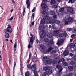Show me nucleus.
Instances as JSON below:
<instances>
[{
	"instance_id": "40",
	"label": "nucleus",
	"mask_w": 76,
	"mask_h": 76,
	"mask_svg": "<svg viewBox=\"0 0 76 76\" xmlns=\"http://www.w3.org/2000/svg\"><path fill=\"white\" fill-rule=\"evenodd\" d=\"M53 18L54 19H57V15H55L53 17Z\"/></svg>"
},
{
	"instance_id": "50",
	"label": "nucleus",
	"mask_w": 76,
	"mask_h": 76,
	"mask_svg": "<svg viewBox=\"0 0 76 76\" xmlns=\"http://www.w3.org/2000/svg\"><path fill=\"white\" fill-rule=\"evenodd\" d=\"M28 47V48H31V45H29Z\"/></svg>"
},
{
	"instance_id": "63",
	"label": "nucleus",
	"mask_w": 76,
	"mask_h": 76,
	"mask_svg": "<svg viewBox=\"0 0 76 76\" xmlns=\"http://www.w3.org/2000/svg\"><path fill=\"white\" fill-rule=\"evenodd\" d=\"M14 51H16V48H14Z\"/></svg>"
},
{
	"instance_id": "16",
	"label": "nucleus",
	"mask_w": 76,
	"mask_h": 76,
	"mask_svg": "<svg viewBox=\"0 0 76 76\" xmlns=\"http://www.w3.org/2000/svg\"><path fill=\"white\" fill-rule=\"evenodd\" d=\"M53 49H54V48H53V47L51 46L48 49L47 51L48 52H50V51H51L52 50H53Z\"/></svg>"
},
{
	"instance_id": "10",
	"label": "nucleus",
	"mask_w": 76,
	"mask_h": 76,
	"mask_svg": "<svg viewBox=\"0 0 76 76\" xmlns=\"http://www.w3.org/2000/svg\"><path fill=\"white\" fill-rule=\"evenodd\" d=\"M63 42H64V40L63 39H61L58 42H57L56 44L58 45H60L61 44H63Z\"/></svg>"
},
{
	"instance_id": "64",
	"label": "nucleus",
	"mask_w": 76,
	"mask_h": 76,
	"mask_svg": "<svg viewBox=\"0 0 76 76\" xmlns=\"http://www.w3.org/2000/svg\"><path fill=\"white\" fill-rule=\"evenodd\" d=\"M6 41H8V39H6Z\"/></svg>"
},
{
	"instance_id": "43",
	"label": "nucleus",
	"mask_w": 76,
	"mask_h": 76,
	"mask_svg": "<svg viewBox=\"0 0 76 76\" xmlns=\"http://www.w3.org/2000/svg\"><path fill=\"white\" fill-rule=\"evenodd\" d=\"M32 16L33 17V19H34V17L35 16V13H34L33 14H32Z\"/></svg>"
},
{
	"instance_id": "14",
	"label": "nucleus",
	"mask_w": 76,
	"mask_h": 76,
	"mask_svg": "<svg viewBox=\"0 0 76 76\" xmlns=\"http://www.w3.org/2000/svg\"><path fill=\"white\" fill-rule=\"evenodd\" d=\"M69 50H66L64 52L63 55H64V56H66L69 54Z\"/></svg>"
},
{
	"instance_id": "58",
	"label": "nucleus",
	"mask_w": 76,
	"mask_h": 76,
	"mask_svg": "<svg viewBox=\"0 0 76 76\" xmlns=\"http://www.w3.org/2000/svg\"><path fill=\"white\" fill-rule=\"evenodd\" d=\"M13 11V9H12L11 10V12L12 13Z\"/></svg>"
},
{
	"instance_id": "36",
	"label": "nucleus",
	"mask_w": 76,
	"mask_h": 76,
	"mask_svg": "<svg viewBox=\"0 0 76 76\" xmlns=\"http://www.w3.org/2000/svg\"><path fill=\"white\" fill-rule=\"evenodd\" d=\"M67 30L68 31H72V28H67Z\"/></svg>"
},
{
	"instance_id": "28",
	"label": "nucleus",
	"mask_w": 76,
	"mask_h": 76,
	"mask_svg": "<svg viewBox=\"0 0 76 76\" xmlns=\"http://www.w3.org/2000/svg\"><path fill=\"white\" fill-rule=\"evenodd\" d=\"M44 41L46 42H48L49 41V40L48 39V38H45L44 39Z\"/></svg>"
},
{
	"instance_id": "6",
	"label": "nucleus",
	"mask_w": 76,
	"mask_h": 76,
	"mask_svg": "<svg viewBox=\"0 0 76 76\" xmlns=\"http://www.w3.org/2000/svg\"><path fill=\"white\" fill-rule=\"evenodd\" d=\"M63 32H64V34H63V33H60L59 34V37H60V38H61V37H63V36H64V37H66V36H67V34L66 32L65 31H63Z\"/></svg>"
},
{
	"instance_id": "53",
	"label": "nucleus",
	"mask_w": 76,
	"mask_h": 76,
	"mask_svg": "<svg viewBox=\"0 0 76 76\" xmlns=\"http://www.w3.org/2000/svg\"><path fill=\"white\" fill-rule=\"evenodd\" d=\"M73 39H71L70 40V42H72V41H73Z\"/></svg>"
},
{
	"instance_id": "61",
	"label": "nucleus",
	"mask_w": 76,
	"mask_h": 76,
	"mask_svg": "<svg viewBox=\"0 0 76 76\" xmlns=\"http://www.w3.org/2000/svg\"><path fill=\"white\" fill-rule=\"evenodd\" d=\"M60 1V0H57V1H58V2H59Z\"/></svg>"
},
{
	"instance_id": "42",
	"label": "nucleus",
	"mask_w": 76,
	"mask_h": 76,
	"mask_svg": "<svg viewBox=\"0 0 76 76\" xmlns=\"http://www.w3.org/2000/svg\"><path fill=\"white\" fill-rule=\"evenodd\" d=\"M31 56H32V53H31L30 52L29 55V58H30L31 57Z\"/></svg>"
},
{
	"instance_id": "1",
	"label": "nucleus",
	"mask_w": 76,
	"mask_h": 76,
	"mask_svg": "<svg viewBox=\"0 0 76 76\" xmlns=\"http://www.w3.org/2000/svg\"><path fill=\"white\" fill-rule=\"evenodd\" d=\"M41 6L42 7L43 9V11L42 12V14H43L44 15L46 16L43 18V19L45 20H48V22H49V23L51 24H54L56 23H57L58 25H59L61 23V22L58 20L56 21L54 19H52L51 18L48 16L49 15V13L48 12H46V8L47 6L46 4L44 3H42Z\"/></svg>"
},
{
	"instance_id": "60",
	"label": "nucleus",
	"mask_w": 76,
	"mask_h": 76,
	"mask_svg": "<svg viewBox=\"0 0 76 76\" xmlns=\"http://www.w3.org/2000/svg\"><path fill=\"white\" fill-rule=\"evenodd\" d=\"M51 25H49V28H51Z\"/></svg>"
},
{
	"instance_id": "59",
	"label": "nucleus",
	"mask_w": 76,
	"mask_h": 76,
	"mask_svg": "<svg viewBox=\"0 0 76 76\" xmlns=\"http://www.w3.org/2000/svg\"><path fill=\"white\" fill-rule=\"evenodd\" d=\"M10 41L11 42V43H13V42H12V39H11L10 40Z\"/></svg>"
},
{
	"instance_id": "4",
	"label": "nucleus",
	"mask_w": 76,
	"mask_h": 76,
	"mask_svg": "<svg viewBox=\"0 0 76 76\" xmlns=\"http://www.w3.org/2000/svg\"><path fill=\"white\" fill-rule=\"evenodd\" d=\"M47 35L48 38H50V39L49 41V44H53V34H52L50 33L49 34H48Z\"/></svg>"
},
{
	"instance_id": "13",
	"label": "nucleus",
	"mask_w": 76,
	"mask_h": 76,
	"mask_svg": "<svg viewBox=\"0 0 76 76\" xmlns=\"http://www.w3.org/2000/svg\"><path fill=\"white\" fill-rule=\"evenodd\" d=\"M30 0H26V4H27V8L28 9H29V7H30Z\"/></svg>"
},
{
	"instance_id": "39",
	"label": "nucleus",
	"mask_w": 76,
	"mask_h": 76,
	"mask_svg": "<svg viewBox=\"0 0 76 76\" xmlns=\"http://www.w3.org/2000/svg\"><path fill=\"white\" fill-rule=\"evenodd\" d=\"M75 32H76V27H75V28H74V30L73 31V33H75Z\"/></svg>"
},
{
	"instance_id": "49",
	"label": "nucleus",
	"mask_w": 76,
	"mask_h": 76,
	"mask_svg": "<svg viewBox=\"0 0 76 76\" xmlns=\"http://www.w3.org/2000/svg\"><path fill=\"white\" fill-rule=\"evenodd\" d=\"M69 55L71 57H72V56H73V54L72 53H70Z\"/></svg>"
},
{
	"instance_id": "11",
	"label": "nucleus",
	"mask_w": 76,
	"mask_h": 76,
	"mask_svg": "<svg viewBox=\"0 0 76 76\" xmlns=\"http://www.w3.org/2000/svg\"><path fill=\"white\" fill-rule=\"evenodd\" d=\"M67 11L69 13H71L73 14V8L72 7H69L68 8Z\"/></svg>"
},
{
	"instance_id": "46",
	"label": "nucleus",
	"mask_w": 76,
	"mask_h": 76,
	"mask_svg": "<svg viewBox=\"0 0 76 76\" xmlns=\"http://www.w3.org/2000/svg\"><path fill=\"white\" fill-rule=\"evenodd\" d=\"M36 9V8H35V7H34L32 11V12H35V10Z\"/></svg>"
},
{
	"instance_id": "54",
	"label": "nucleus",
	"mask_w": 76,
	"mask_h": 76,
	"mask_svg": "<svg viewBox=\"0 0 76 76\" xmlns=\"http://www.w3.org/2000/svg\"><path fill=\"white\" fill-rule=\"evenodd\" d=\"M43 1L45 3H46L47 1V0H43Z\"/></svg>"
},
{
	"instance_id": "8",
	"label": "nucleus",
	"mask_w": 76,
	"mask_h": 76,
	"mask_svg": "<svg viewBox=\"0 0 76 76\" xmlns=\"http://www.w3.org/2000/svg\"><path fill=\"white\" fill-rule=\"evenodd\" d=\"M59 33V30H57L56 31H53V35L56 37V36H58V34Z\"/></svg>"
},
{
	"instance_id": "47",
	"label": "nucleus",
	"mask_w": 76,
	"mask_h": 76,
	"mask_svg": "<svg viewBox=\"0 0 76 76\" xmlns=\"http://www.w3.org/2000/svg\"><path fill=\"white\" fill-rule=\"evenodd\" d=\"M75 34H73L71 35V37L72 38H73V37H75Z\"/></svg>"
},
{
	"instance_id": "9",
	"label": "nucleus",
	"mask_w": 76,
	"mask_h": 76,
	"mask_svg": "<svg viewBox=\"0 0 76 76\" xmlns=\"http://www.w3.org/2000/svg\"><path fill=\"white\" fill-rule=\"evenodd\" d=\"M46 33H45V31H43L40 36V38L41 39H42V38H44L45 37H46Z\"/></svg>"
},
{
	"instance_id": "26",
	"label": "nucleus",
	"mask_w": 76,
	"mask_h": 76,
	"mask_svg": "<svg viewBox=\"0 0 76 76\" xmlns=\"http://www.w3.org/2000/svg\"><path fill=\"white\" fill-rule=\"evenodd\" d=\"M48 67L47 66H46L44 68L43 70H45V71H47L48 69Z\"/></svg>"
},
{
	"instance_id": "57",
	"label": "nucleus",
	"mask_w": 76,
	"mask_h": 76,
	"mask_svg": "<svg viewBox=\"0 0 76 76\" xmlns=\"http://www.w3.org/2000/svg\"><path fill=\"white\" fill-rule=\"evenodd\" d=\"M74 60L75 61H76V57H74Z\"/></svg>"
},
{
	"instance_id": "12",
	"label": "nucleus",
	"mask_w": 76,
	"mask_h": 76,
	"mask_svg": "<svg viewBox=\"0 0 76 76\" xmlns=\"http://www.w3.org/2000/svg\"><path fill=\"white\" fill-rule=\"evenodd\" d=\"M37 69V68H36V65L35 64H34L32 66H31V70L33 71H34V72L35 71V70Z\"/></svg>"
},
{
	"instance_id": "38",
	"label": "nucleus",
	"mask_w": 76,
	"mask_h": 76,
	"mask_svg": "<svg viewBox=\"0 0 76 76\" xmlns=\"http://www.w3.org/2000/svg\"><path fill=\"white\" fill-rule=\"evenodd\" d=\"M7 29H11V27H10V26L9 24L8 25V27Z\"/></svg>"
},
{
	"instance_id": "3",
	"label": "nucleus",
	"mask_w": 76,
	"mask_h": 76,
	"mask_svg": "<svg viewBox=\"0 0 76 76\" xmlns=\"http://www.w3.org/2000/svg\"><path fill=\"white\" fill-rule=\"evenodd\" d=\"M47 59H48V58H47V57H44L43 59V62H44V63H46V64H51L52 61L51 60V59H50L47 61Z\"/></svg>"
},
{
	"instance_id": "48",
	"label": "nucleus",
	"mask_w": 76,
	"mask_h": 76,
	"mask_svg": "<svg viewBox=\"0 0 76 76\" xmlns=\"http://www.w3.org/2000/svg\"><path fill=\"white\" fill-rule=\"evenodd\" d=\"M64 60H65L64 59V58H62L61 59L62 63H63V62L64 61Z\"/></svg>"
},
{
	"instance_id": "20",
	"label": "nucleus",
	"mask_w": 76,
	"mask_h": 76,
	"mask_svg": "<svg viewBox=\"0 0 76 76\" xmlns=\"http://www.w3.org/2000/svg\"><path fill=\"white\" fill-rule=\"evenodd\" d=\"M75 2V0H69V1L68 2V3H73Z\"/></svg>"
},
{
	"instance_id": "2",
	"label": "nucleus",
	"mask_w": 76,
	"mask_h": 76,
	"mask_svg": "<svg viewBox=\"0 0 76 76\" xmlns=\"http://www.w3.org/2000/svg\"><path fill=\"white\" fill-rule=\"evenodd\" d=\"M68 17V16H66L65 18V25H67L69 23L72 22L73 19L71 17Z\"/></svg>"
},
{
	"instance_id": "44",
	"label": "nucleus",
	"mask_w": 76,
	"mask_h": 76,
	"mask_svg": "<svg viewBox=\"0 0 76 76\" xmlns=\"http://www.w3.org/2000/svg\"><path fill=\"white\" fill-rule=\"evenodd\" d=\"M52 28H53L54 30V29H56V27H54V26L53 25H52Z\"/></svg>"
},
{
	"instance_id": "24",
	"label": "nucleus",
	"mask_w": 76,
	"mask_h": 76,
	"mask_svg": "<svg viewBox=\"0 0 76 76\" xmlns=\"http://www.w3.org/2000/svg\"><path fill=\"white\" fill-rule=\"evenodd\" d=\"M30 75L29 72L28 71L27 72L25 73V76H29Z\"/></svg>"
},
{
	"instance_id": "5",
	"label": "nucleus",
	"mask_w": 76,
	"mask_h": 76,
	"mask_svg": "<svg viewBox=\"0 0 76 76\" xmlns=\"http://www.w3.org/2000/svg\"><path fill=\"white\" fill-rule=\"evenodd\" d=\"M31 38H30V42H29V44H31H31H32L33 42H34V39H35V36L33 35L32 34H30Z\"/></svg>"
},
{
	"instance_id": "19",
	"label": "nucleus",
	"mask_w": 76,
	"mask_h": 76,
	"mask_svg": "<svg viewBox=\"0 0 76 76\" xmlns=\"http://www.w3.org/2000/svg\"><path fill=\"white\" fill-rule=\"evenodd\" d=\"M5 31L7 32H9V33H11V32H12V31L9 29H5Z\"/></svg>"
},
{
	"instance_id": "15",
	"label": "nucleus",
	"mask_w": 76,
	"mask_h": 76,
	"mask_svg": "<svg viewBox=\"0 0 76 76\" xmlns=\"http://www.w3.org/2000/svg\"><path fill=\"white\" fill-rule=\"evenodd\" d=\"M40 47L41 49V51L42 52L45 50V49H44V48H45L44 45H43L42 44L40 45Z\"/></svg>"
},
{
	"instance_id": "18",
	"label": "nucleus",
	"mask_w": 76,
	"mask_h": 76,
	"mask_svg": "<svg viewBox=\"0 0 76 76\" xmlns=\"http://www.w3.org/2000/svg\"><path fill=\"white\" fill-rule=\"evenodd\" d=\"M68 69L70 71H72L73 70V67L72 66H69L68 67Z\"/></svg>"
},
{
	"instance_id": "21",
	"label": "nucleus",
	"mask_w": 76,
	"mask_h": 76,
	"mask_svg": "<svg viewBox=\"0 0 76 76\" xmlns=\"http://www.w3.org/2000/svg\"><path fill=\"white\" fill-rule=\"evenodd\" d=\"M56 53V50H53L50 51V53L51 54H53Z\"/></svg>"
},
{
	"instance_id": "34",
	"label": "nucleus",
	"mask_w": 76,
	"mask_h": 76,
	"mask_svg": "<svg viewBox=\"0 0 76 76\" xmlns=\"http://www.w3.org/2000/svg\"><path fill=\"white\" fill-rule=\"evenodd\" d=\"M56 63H57V61L54 60L53 61V64H56Z\"/></svg>"
},
{
	"instance_id": "32",
	"label": "nucleus",
	"mask_w": 76,
	"mask_h": 76,
	"mask_svg": "<svg viewBox=\"0 0 76 76\" xmlns=\"http://www.w3.org/2000/svg\"><path fill=\"white\" fill-rule=\"evenodd\" d=\"M34 22H35V21H34L31 23V25L30 26V27H31V26H32L34 25Z\"/></svg>"
},
{
	"instance_id": "45",
	"label": "nucleus",
	"mask_w": 76,
	"mask_h": 76,
	"mask_svg": "<svg viewBox=\"0 0 76 76\" xmlns=\"http://www.w3.org/2000/svg\"><path fill=\"white\" fill-rule=\"evenodd\" d=\"M12 19H13V17H12L11 18L8 19V20H12Z\"/></svg>"
},
{
	"instance_id": "33",
	"label": "nucleus",
	"mask_w": 76,
	"mask_h": 76,
	"mask_svg": "<svg viewBox=\"0 0 76 76\" xmlns=\"http://www.w3.org/2000/svg\"><path fill=\"white\" fill-rule=\"evenodd\" d=\"M61 67V66L60 65H57L56 66V69H60V68Z\"/></svg>"
},
{
	"instance_id": "62",
	"label": "nucleus",
	"mask_w": 76,
	"mask_h": 76,
	"mask_svg": "<svg viewBox=\"0 0 76 76\" xmlns=\"http://www.w3.org/2000/svg\"><path fill=\"white\" fill-rule=\"evenodd\" d=\"M63 48H60V50H61Z\"/></svg>"
},
{
	"instance_id": "29",
	"label": "nucleus",
	"mask_w": 76,
	"mask_h": 76,
	"mask_svg": "<svg viewBox=\"0 0 76 76\" xmlns=\"http://www.w3.org/2000/svg\"><path fill=\"white\" fill-rule=\"evenodd\" d=\"M62 63L64 66H68V64L66 62H62Z\"/></svg>"
},
{
	"instance_id": "37",
	"label": "nucleus",
	"mask_w": 76,
	"mask_h": 76,
	"mask_svg": "<svg viewBox=\"0 0 76 76\" xmlns=\"http://www.w3.org/2000/svg\"><path fill=\"white\" fill-rule=\"evenodd\" d=\"M64 8H62L60 9L59 11H60V12H62V11L64 10Z\"/></svg>"
},
{
	"instance_id": "25",
	"label": "nucleus",
	"mask_w": 76,
	"mask_h": 76,
	"mask_svg": "<svg viewBox=\"0 0 76 76\" xmlns=\"http://www.w3.org/2000/svg\"><path fill=\"white\" fill-rule=\"evenodd\" d=\"M56 3V1L55 0H51V4H55Z\"/></svg>"
},
{
	"instance_id": "30",
	"label": "nucleus",
	"mask_w": 76,
	"mask_h": 76,
	"mask_svg": "<svg viewBox=\"0 0 76 76\" xmlns=\"http://www.w3.org/2000/svg\"><path fill=\"white\" fill-rule=\"evenodd\" d=\"M17 47V43L15 42V44L14 45V48H16Z\"/></svg>"
},
{
	"instance_id": "22",
	"label": "nucleus",
	"mask_w": 76,
	"mask_h": 76,
	"mask_svg": "<svg viewBox=\"0 0 76 76\" xmlns=\"http://www.w3.org/2000/svg\"><path fill=\"white\" fill-rule=\"evenodd\" d=\"M41 23L42 25H44V24L45 23V21L43 19L41 21Z\"/></svg>"
},
{
	"instance_id": "51",
	"label": "nucleus",
	"mask_w": 76,
	"mask_h": 76,
	"mask_svg": "<svg viewBox=\"0 0 76 76\" xmlns=\"http://www.w3.org/2000/svg\"><path fill=\"white\" fill-rule=\"evenodd\" d=\"M16 66V63L15 62H14V69H15V67Z\"/></svg>"
},
{
	"instance_id": "56",
	"label": "nucleus",
	"mask_w": 76,
	"mask_h": 76,
	"mask_svg": "<svg viewBox=\"0 0 76 76\" xmlns=\"http://www.w3.org/2000/svg\"><path fill=\"white\" fill-rule=\"evenodd\" d=\"M27 67L28 69L30 68V66L29 65H27Z\"/></svg>"
},
{
	"instance_id": "35",
	"label": "nucleus",
	"mask_w": 76,
	"mask_h": 76,
	"mask_svg": "<svg viewBox=\"0 0 76 76\" xmlns=\"http://www.w3.org/2000/svg\"><path fill=\"white\" fill-rule=\"evenodd\" d=\"M57 5H55L52 7V8H54V9H56V8H57Z\"/></svg>"
},
{
	"instance_id": "27",
	"label": "nucleus",
	"mask_w": 76,
	"mask_h": 76,
	"mask_svg": "<svg viewBox=\"0 0 76 76\" xmlns=\"http://www.w3.org/2000/svg\"><path fill=\"white\" fill-rule=\"evenodd\" d=\"M70 64L72 66H74L75 64V61H72L70 62Z\"/></svg>"
},
{
	"instance_id": "17",
	"label": "nucleus",
	"mask_w": 76,
	"mask_h": 76,
	"mask_svg": "<svg viewBox=\"0 0 76 76\" xmlns=\"http://www.w3.org/2000/svg\"><path fill=\"white\" fill-rule=\"evenodd\" d=\"M5 38H9L10 37L9 33H6L5 35Z\"/></svg>"
},
{
	"instance_id": "52",
	"label": "nucleus",
	"mask_w": 76,
	"mask_h": 76,
	"mask_svg": "<svg viewBox=\"0 0 76 76\" xmlns=\"http://www.w3.org/2000/svg\"><path fill=\"white\" fill-rule=\"evenodd\" d=\"M36 42H37V43H38V42H39V40H38V39H36Z\"/></svg>"
},
{
	"instance_id": "31",
	"label": "nucleus",
	"mask_w": 76,
	"mask_h": 76,
	"mask_svg": "<svg viewBox=\"0 0 76 76\" xmlns=\"http://www.w3.org/2000/svg\"><path fill=\"white\" fill-rule=\"evenodd\" d=\"M34 76H38V73H37V72L36 71H34Z\"/></svg>"
},
{
	"instance_id": "55",
	"label": "nucleus",
	"mask_w": 76,
	"mask_h": 76,
	"mask_svg": "<svg viewBox=\"0 0 76 76\" xmlns=\"http://www.w3.org/2000/svg\"><path fill=\"white\" fill-rule=\"evenodd\" d=\"M11 1L13 3H15V1L13 0H11Z\"/></svg>"
},
{
	"instance_id": "7",
	"label": "nucleus",
	"mask_w": 76,
	"mask_h": 76,
	"mask_svg": "<svg viewBox=\"0 0 76 76\" xmlns=\"http://www.w3.org/2000/svg\"><path fill=\"white\" fill-rule=\"evenodd\" d=\"M63 71V68L62 67H61L58 71V72H57V76H61V74H62V73L61 72Z\"/></svg>"
},
{
	"instance_id": "41",
	"label": "nucleus",
	"mask_w": 76,
	"mask_h": 76,
	"mask_svg": "<svg viewBox=\"0 0 76 76\" xmlns=\"http://www.w3.org/2000/svg\"><path fill=\"white\" fill-rule=\"evenodd\" d=\"M25 10H26L25 8H24V9H23V16H24V13H25Z\"/></svg>"
},
{
	"instance_id": "23",
	"label": "nucleus",
	"mask_w": 76,
	"mask_h": 76,
	"mask_svg": "<svg viewBox=\"0 0 76 76\" xmlns=\"http://www.w3.org/2000/svg\"><path fill=\"white\" fill-rule=\"evenodd\" d=\"M50 14L51 15H55V12L50 11Z\"/></svg>"
}]
</instances>
